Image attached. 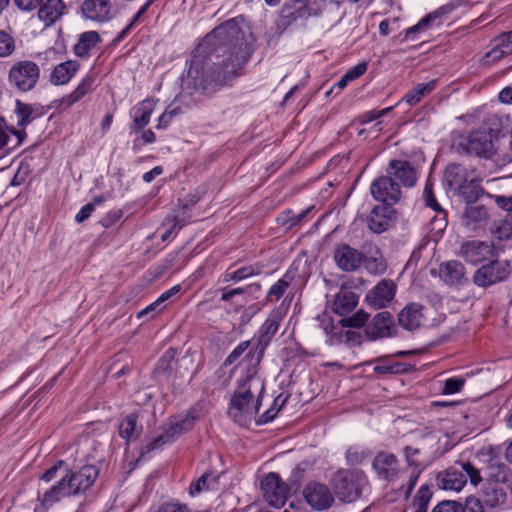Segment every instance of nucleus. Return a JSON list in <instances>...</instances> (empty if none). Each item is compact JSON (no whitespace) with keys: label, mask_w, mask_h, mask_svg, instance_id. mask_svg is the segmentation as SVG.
<instances>
[{"label":"nucleus","mask_w":512,"mask_h":512,"mask_svg":"<svg viewBox=\"0 0 512 512\" xmlns=\"http://www.w3.org/2000/svg\"><path fill=\"white\" fill-rule=\"evenodd\" d=\"M224 26H216L197 47L183 85L213 92L223 86Z\"/></svg>","instance_id":"f257e3e1"},{"label":"nucleus","mask_w":512,"mask_h":512,"mask_svg":"<svg viewBox=\"0 0 512 512\" xmlns=\"http://www.w3.org/2000/svg\"><path fill=\"white\" fill-rule=\"evenodd\" d=\"M254 42L251 27L244 16L226 21V81L230 76L237 77L243 73Z\"/></svg>","instance_id":"f03ea898"},{"label":"nucleus","mask_w":512,"mask_h":512,"mask_svg":"<svg viewBox=\"0 0 512 512\" xmlns=\"http://www.w3.org/2000/svg\"><path fill=\"white\" fill-rule=\"evenodd\" d=\"M98 473V469L93 465H85L76 471L68 470L55 485L44 493L42 505L49 508L64 497L86 491L92 486Z\"/></svg>","instance_id":"7ed1b4c3"},{"label":"nucleus","mask_w":512,"mask_h":512,"mask_svg":"<svg viewBox=\"0 0 512 512\" xmlns=\"http://www.w3.org/2000/svg\"><path fill=\"white\" fill-rule=\"evenodd\" d=\"M258 381L251 376H245L238 381V387L230 401L229 416L240 426L247 425L259 409V399L253 405L251 388Z\"/></svg>","instance_id":"20e7f679"},{"label":"nucleus","mask_w":512,"mask_h":512,"mask_svg":"<svg viewBox=\"0 0 512 512\" xmlns=\"http://www.w3.org/2000/svg\"><path fill=\"white\" fill-rule=\"evenodd\" d=\"M468 479L473 486H477L482 481L480 471L470 462H460L440 472L436 483L440 489L459 492Z\"/></svg>","instance_id":"39448f33"},{"label":"nucleus","mask_w":512,"mask_h":512,"mask_svg":"<svg viewBox=\"0 0 512 512\" xmlns=\"http://www.w3.org/2000/svg\"><path fill=\"white\" fill-rule=\"evenodd\" d=\"M367 320L368 314L363 310L357 311L350 317L342 318L339 321L340 326L333 324L331 317L327 314L319 315L316 318L318 327L324 331L325 335L328 337L327 341L330 345H333L335 341H341L343 336L346 337L347 341L354 340L356 333L350 331L344 333L342 328H361L366 324Z\"/></svg>","instance_id":"423d86ee"},{"label":"nucleus","mask_w":512,"mask_h":512,"mask_svg":"<svg viewBox=\"0 0 512 512\" xmlns=\"http://www.w3.org/2000/svg\"><path fill=\"white\" fill-rule=\"evenodd\" d=\"M196 420V415L193 411H189L183 414H180L162 428V432L157 436L153 437L148 443L143 447V453H149L155 449H159L162 446L173 442L176 438H178L182 433L190 430L194 422Z\"/></svg>","instance_id":"0eeeda50"},{"label":"nucleus","mask_w":512,"mask_h":512,"mask_svg":"<svg viewBox=\"0 0 512 512\" xmlns=\"http://www.w3.org/2000/svg\"><path fill=\"white\" fill-rule=\"evenodd\" d=\"M456 150L482 158H491L495 153L494 136L491 131H474L462 137L457 143Z\"/></svg>","instance_id":"6e6552de"},{"label":"nucleus","mask_w":512,"mask_h":512,"mask_svg":"<svg viewBox=\"0 0 512 512\" xmlns=\"http://www.w3.org/2000/svg\"><path fill=\"white\" fill-rule=\"evenodd\" d=\"M368 482L360 472L342 471L335 477L334 490L337 497L347 503L359 499Z\"/></svg>","instance_id":"1a4fd4ad"},{"label":"nucleus","mask_w":512,"mask_h":512,"mask_svg":"<svg viewBox=\"0 0 512 512\" xmlns=\"http://www.w3.org/2000/svg\"><path fill=\"white\" fill-rule=\"evenodd\" d=\"M40 78L39 66L30 60L14 63L8 73L9 84L20 92L32 90Z\"/></svg>","instance_id":"9d476101"},{"label":"nucleus","mask_w":512,"mask_h":512,"mask_svg":"<svg viewBox=\"0 0 512 512\" xmlns=\"http://www.w3.org/2000/svg\"><path fill=\"white\" fill-rule=\"evenodd\" d=\"M511 273L510 263L507 260L493 258L488 264L482 265L474 274L473 282L479 287H488L502 282Z\"/></svg>","instance_id":"9b49d317"},{"label":"nucleus","mask_w":512,"mask_h":512,"mask_svg":"<svg viewBox=\"0 0 512 512\" xmlns=\"http://www.w3.org/2000/svg\"><path fill=\"white\" fill-rule=\"evenodd\" d=\"M459 254L466 262L477 265L497 258L499 251L492 242L470 240L461 245Z\"/></svg>","instance_id":"f8f14e48"},{"label":"nucleus","mask_w":512,"mask_h":512,"mask_svg":"<svg viewBox=\"0 0 512 512\" xmlns=\"http://www.w3.org/2000/svg\"><path fill=\"white\" fill-rule=\"evenodd\" d=\"M265 501L275 507L283 506L286 502L289 487L277 473L271 472L260 483Z\"/></svg>","instance_id":"ddd939ff"},{"label":"nucleus","mask_w":512,"mask_h":512,"mask_svg":"<svg viewBox=\"0 0 512 512\" xmlns=\"http://www.w3.org/2000/svg\"><path fill=\"white\" fill-rule=\"evenodd\" d=\"M370 192L375 200L390 206L396 204L401 198L399 183L393 182L388 174L375 179L370 186Z\"/></svg>","instance_id":"4468645a"},{"label":"nucleus","mask_w":512,"mask_h":512,"mask_svg":"<svg viewBox=\"0 0 512 512\" xmlns=\"http://www.w3.org/2000/svg\"><path fill=\"white\" fill-rule=\"evenodd\" d=\"M372 467L379 479L394 482L399 479L401 469L397 457L389 452H379L372 462Z\"/></svg>","instance_id":"2eb2a0df"},{"label":"nucleus","mask_w":512,"mask_h":512,"mask_svg":"<svg viewBox=\"0 0 512 512\" xmlns=\"http://www.w3.org/2000/svg\"><path fill=\"white\" fill-rule=\"evenodd\" d=\"M386 174L390 176L393 182L399 183V187H412L418 178L415 167L404 160H391L386 168Z\"/></svg>","instance_id":"dca6fc26"},{"label":"nucleus","mask_w":512,"mask_h":512,"mask_svg":"<svg viewBox=\"0 0 512 512\" xmlns=\"http://www.w3.org/2000/svg\"><path fill=\"white\" fill-rule=\"evenodd\" d=\"M395 209L393 206L379 204L376 205L367 217L368 228L373 233H383L395 220Z\"/></svg>","instance_id":"f3484780"},{"label":"nucleus","mask_w":512,"mask_h":512,"mask_svg":"<svg viewBox=\"0 0 512 512\" xmlns=\"http://www.w3.org/2000/svg\"><path fill=\"white\" fill-rule=\"evenodd\" d=\"M304 498L306 502L314 509L324 510L329 508L333 501V495L329 488L321 483H309L304 491Z\"/></svg>","instance_id":"a211bd4d"},{"label":"nucleus","mask_w":512,"mask_h":512,"mask_svg":"<svg viewBox=\"0 0 512 512\" xmlns=\"http://www.w3.org/2000/svg\"><path fill=\"white\" fill-rule=\"evenodd\" d=\"M396 284L392 280L380 281L366 296L369 305L374 308L386 307L394 298Z\"/></svg>","instance_id":"6ab92c4d"},{"label":"nucleus","mask_w":512,"mask_h":512,"mask_svg":"<svg viewBox=\"0 0 512 512\" xmlns=\"http://www.w3.org/2000/svg\"><path fill=\"white\" fill-rule=\"evenodd\" d=\"M334 260L343 271H355L362 263V254L347 244H342L334 252Z\"/></svg>","instance_id":"aec40b11"},{"label":"nucleus","mask_w":512,"mask_h":512,"mask_svg":"<svg viewBox=\"0 0 512 512\" xmlns=\"http://www.w3.org/2000/svg\"><path fill=\"white\" fill-rule=\"evenodd\" d=\"M393 316L387 312L377 313L366 327L367 336L374 340L392 335Z\"/></svg>","instance_id":"412c9836"},{"label":"nucleus","mask_w":512,"mask_h":512,"mask_svg":"<svg viewBox=\"0 0 512 512\" xmlns=\"http://www.w3.org/2000/svg\"><path fill=\"white\" fill-rule=\"evenodd\" d=\"M473 172L461 164L451 163L444 171V184L455 192L474 176Z\"/></svg>","instance_id":"4be33fe9"},{"label":"nucleus","mask_w":512,"mask_h":512,"mask_svg":"<svg viewBox=\"0 0 512 512\" xmlns=\"http://www.w3.org/2000/svg\"><path fill=\"white\" fill-rule=\"evenodd\" d=\"M283 319V313L278 309L273 311L267 320L262 324L259 335H258V342H257V348L263 351L271 339L276 335L280 322Z\"/></svg>","instance_id":"5701e85b"},{"label":"nucleus","mask_w":512,"mask_h":512,"mask_svg":"<svg viewBox=\"0 0 512 512\" xmlns=\"http://www.w3.org/2000/svg\"><path fill=\"white\" fill-rule=\"evenodd\" d=\"M81 9L84 16L93 21L105 22L111 18L109 0H84Z\"/></svg>","instance_id":"b1692460"},{"label":"nucleus","mask_w":512,"mask_h":512,"mask_svg":"<svg viewBox=\"0 0 512 512\" xmlns=\"http://www.w3.org/2000/svg\"><path fill=\"white\" fill-rule=\"evenodd\" d=\"M439 277L447 285H461L465 278V268L459 261L444 262L439 267Z\"/></svg>","instance_id":"393cba45"},{"label":"nucleus","mask_w":512,"mask_h":512,"mask_svg":"<svg viewBox=\"0 0 512 512\" xmlns=\"http://www.w3.org/2000/svg\"><path fill=\"white\" fill-rule=\"evenodd\" d=\"M358 299L359 297L355 292L342 286L334 296L332 310L340 316H346L355 309Z\"/></svg>","instance_id":"a878e982"},{"label":"nucleus","mask_w":512,"mask_h":512,"mask_svg":"<svg viewBox=\"0 0 512 512\" xmlns=\"http://www.w3.org/2000/svg\"><path fill=\"white\" fill-rule=\"evenodd\" d=\"M310 15L309 0H289L281 9V17L286 24H291L301 18H308Z\"/></svg>","instance_id":"bb28decb"},{"label":"nucleus","mask_w":512,"mask_h":512,"mask_svg":"<svg viewBox=\"0 0 512 512\" xmlns=\"http://www.w3.org/2000/svg\"><path fill=\"white\" fill-rule=\"evenodd\" d=\"M157 102L158 101L154 99H146L133 108V124L131 126L133 131L142 130L149 123Z\"/></svg>","instance_id":"cd10ccee"},{"label":"nucleus","mask_w":512,"mask_h":512,"mask_svg":"<svg viewBox=\"0 0 512 512\" xmlns=\"http://www.w3.org/2000/svg\"><path fill=\"white\" fill-rule=\"evenodd\" d=\"M483 503L488 509H495L505 504L506 489L497 482L486 483L483 488Z\"/></svg>","instance_id":"c85d7f7f"},{"label":"nucleus","mask_w":512,"mask_h":512,"mask_svg":"<svg viewBox=\"0 0 512 512\" xmlns=\"http://www.w3.org/2000/svg\"><path fill=\"white\" fill-rule=\"evenodd\" d=\"M422 308V305L418 303H410L406 305L398 315L399 324L407 330H414L418 328L423 319L421 312Z\"/></svg>","instance_id":"c756f323"},{"label":"nucleus","mask_w":512,"mask_h":512,"mask_svg":"<svg viewBox=\"0 0 512 512\" xmlns=\"http://www.w3.org/2000/svg\"><path fill=\"white\" fill-rule=\"evenodd\" d=\"M418 454H419V449H417V448H413L411 446H406L404 448V455H405L406 461L409 466L413 467L406 485H403L401 487V489H405L404 493H403L405 498H408L411 495V492L414 489L416 482L419 478V475L421 473L420 464H418L416 462V460L414 459L415 456Z\"/></svg>","instance_id":"7c9ffc66"},{"label":"nucleus","mask_w":512,"mask_h":512,"mask_svg":"<svg viewBox=\"0 0 512 512\" xmlns=\"http://www.w3.org/2000/svg\"><path fill=\"white\" fill-rule=\"evenodd\" d=\"M66 5L62 0H47L38 11L39 19L49 26L64 14Z\"/></svg>","instance_id":"2f4dec72"},{"label":"nucleus","mask_w":512,"mask_h":512,"mask_svg":"<svg viewBox=\"0 0 512 512\" xmlns=\"http://www.w3.org/2000/svg\"><path fill=\"white\" fill-rule=\"evenodd\" d=\"M78 63L75 61H65L58 64L51 74V82L55 85L66 84L78 70Z\"/></svg>","instance_id":"473e14b6"},{"label":"nucleus","mask_w":512,"mask_h":512,"mask_svg":"<svg viewBox=\"0 0 512 512\" xmlns=\"http://www.w3.org/2000/svg\"><path fill=\"white\" fill-rule=\"evenodd\" d=\"M487 212L483 206L467 205L463 212V223L467 228L475 229L476 226L482 225L487 220Z\"/></svg>","instance_id":"72a5a7b5"},{"label":"nucleus","mask_w":512,"mask_h":512,"mask_svg":"<svg viewBox=\"0 0 512 512\" xmlns=\"http://www.w3.org/2000/svg\"><path fill=\"white\" fill-rule=\"evenodd\" d=\"M100 41V36L95 31L84 32L80 35L78 43L74 47L75 54L85 57L89 51Z\"/></svg>","instance_id":"f704fd0d"},{"label":"nucleus","mask_w":512,"mask_h":512,"mask_svg":"<svg viewBox=\"0 0 512 512\" xmlns=\"http://www.w3.org/2000/svg\"><path fill=\"white\" fill-rule=\"evenodd\" d=\"M94 79L92 76H86L76 87V89L69 95L62 98L61 102L63 105L71 106L88 92L92 91Z\"/></svg>","instance_id":"c9c22d12"},{"label":"nucleus","mask_w":512,"mask_h":512,"mask_svg":"<svg viewBox=\"0 0 512 512\" xmlns=\"http://www.w3.org/2000/svg\"><path fill=\"white\" fill-rule=\"evenodd\" d=\"M435 88V81L428 83H419L413 89L408 91L403 97V101L408 103L410 106L417 104L423 96L431 93Z\"/></svg>","instance_id":"e433bc0d"},{"label":"nucleus","mask_w":512,"mask_h":512,"mask_svg":"<svg viewBox=\"0 0 512 512\" xmlns=\"http://www.w3.org/2000/svg\"><path fill=\"white\" fill-rule=\"evenodd\" d=\"M482 189L479 185V182L475 179V177H471L469 181H467L464 185H462L461 189L455 191L463 199L467 202V205L472 204L477 201L479 198Z\"/></svg>","instance_id":"4c0bfd02"},{"label":"nucleus","mask_w":512,"mask_h":512,"mask_svg":"<svg viewBox=\"0 0 512 512\" xmlns=\"http://www.w3.org/2000/svg\"><path fill=\"white\" fill-rule=\"evenodd\" d=\"M140 430L137 428V416L130 414L119 425V434L122 438L131 440L138 437Z\"/></svg>","instance_id":"58836bf2"},{"label":"nucleus","mask_w":512,"mask_h":512,"mask_svg":"<svg viewBox=\"0 0 512 512\" xmlns=\"http://www.w3.org/2000/svg\"><path fill=\"white\" fill-rule=\"evenodd\" d=\"M11 133L13 134V138L10 136V134L7 132L6 128L3 127L2 124H0V149L7 147L11 144V147L9 149H14L21 145L23 142L24 137L26 136V133L24 131L20 130H12Z\"/></svg>","instance_id":"ea45409f"},{"label":"nucleus","mask_w":512,"mask_h":512,"mask_svg":"<svg viewBox=\"0 0 512 512\" xmlns=\"http://www.w3.org/2000/svg\"><path fill=\"white\" fill-rule=\"evenodd\" d=\"M292 280L293 277L286 273L281 279H279L275 284H273L270 287L266 297L267 301H278L284 295V293L290 286Z\"/></svg>","instance_id":"a19ab883"},{"label":"nucleus","mask_w":512,"mask_h":512,"mask_svg":"<svg viewBox=\"0 0 512 512\" xmlns=\"http://www.w3.org/2000/svg\"><path fill=\"white\" fill-rule=\"evenodd\" d=\"M491 233L498 240H509L512 237V216L495 221Z\"/></svg>","instance_id":"79ce46f5"},{"label":"nucleus","mask_w":512,"mask_h":512,"mask_svg":"<svg viewBox=\"0 0 512 512\" xmlns=\"http://www.w3.org/2000/svg\"><path fill=\"white\" fill-rule=\"evenodd\" d=\"M432 497V490L429 485H422L413 500V512H427Z\"/></svg>","instance_id":"37998d69"},{"label":"nucleus","mask_w":512,"mask_h":512,"mask_svg":"<svg viewBox=\"0 0 512 512\" xmlns=\"http://www.w3.org/2000/svg\"><path fill=\"white\" fill-rule=\"evenodd\" d=\"M190 215L187 214V206H182L178 210H175L173 214L167 215L163 220V225L168 226L173 223V227H178V230L183 228L188 220Z\"/></svg>","instance_id":"c03bdc74"},{"label":"nucleus","mask_w":512,"mask_h":512,"mask_svg":"<svg viewBox=\"0 0 512 512\" xmlns=\"http://www.w3.org/2000/svg\"><path fill=\"white\" fill-rule=\"evenodd\" d=\"M176 103H177V98L170 105H168L167 108L165 109V111L160 115V117L158 119V124H157L158 129L167 128V126L169 125L171 120L175 116L182 113V108L179 105H177Z\"/></svg>","instance_id":"a18cd8bd"},{"label":"nucleus","mask_w":512,"mask_h":512,"mask_svg":"<svg viewBox=\"0 0 512 512\" xmlns=\"http://www.w3.org/2000/svg\"><path fill=\"white\" fill-rule=\"evenodd\" d=\"M33 108L25 103L16 101L15 115L17 118V125L25 127L32 121Z\"/></svg>","instance_id":"49530a36"},{"label":"nucleus","mask_w":512,"mask_h":512,"mask_svg":"<svg viewBox=\"0 0 512 512\" xmlns=\"http://www.w3.org/2000/svg\"><path fill=\"white\" fill-rule=\"evenodd\" d=\"M440 15L437 10L424 16L416 25L408 28L405 32V37L409 39L413 34L426 30L433 21L439 19Z\"/></svg>","instance_id":"de8ad7c7"},{"label":"nucleus","mask_w":512,"mask_h":512,"mask_svg":"<svg viewBox=\"0 0 512 512\" xmlns=\"http://www.w3.org/2000/svg\"><path fill=\"white\" fill-rule=\"evenodd\" d=\"M432 512H465L463 505L454 500H444L439 502Z\"/></svg>","instance_id":"09e8293b"},{"label":"nucleus","mask_w":512,"mask_h":512,"mask_svg":"<svg viewBox=\"0 0 512 512\" xmlns=\"http://www.w3.org/2000/svg\"><path fill=\"white\" fill-rule=\"evenodd\" d=\"M14 40L4 31H0V57H7L14 51Z\"/></svg>","instance_id":"8fccbe9b"},{"label":"nucleus","mask_w":512,"mask_h":512,"mask_svg":"<svg viewBox=\"0 0 512 512\" xmlns=\"http://www.w3.org/2000/svg\"><path fill=\"white\" fill-rule=\"evenodd\" d=\"M423 198L425 200V203L428 207H431L435 211H441V207L439 203L437 202L434 193H433V186L432 183L428 180L425 184L424 191H423Z\"/></svg>","instance_id":"3c124183"},{"label":"nucleus","mask_w":512,"mask_h":512,"mask_svg":"<svg viewBox=\"0 0 512 512\" xmlns=\"http://www.w3.org/2000/svg\"><path fill=\"white\" fill-rule=\"evenodd\" d=\"M463 507L465 512H488V508L485 507L483 500L475 496L467 497Z\"/></svg>","instance_id":"603ef678"},{"label":"nucleus","mask_w":512,"mask_h":512,"mask_svg":"<svg viewBox=\"0 0 512 512\" xmlns=\"http://www.w3.org/2000/svg\"><path fill=\"white\" fill-rule=\"evenodd\" d=\"M465 384L463 378H449L445 380L443 386V394H455L459 392Z\"/></svg>","instance_id":"864d4df0"},{"label":"nucleus","mask_w":512,"mask_h":512,"mask_svg":"<svg viewBox=\"0 0 512 512\" xmlns=\"http://www.w3.org/2000/svg\"><path fill=\"white\" fill-rule=\"evenodd\" d=\"M254 270L251 267H242L237 270L226 272V282L239 281L253 275Z\"/></svg>","instance_id":"5fc2aeb1"},{"label":"nucleus","mask_w":512,"mask_h":512,"mask_svg":"<svg viewBox=\"0 0 512 512\" xmlns=\"http://www.w3.org/2000/svg\"><path fill=\"white\" fill-rule=\"evenodd\" d=\"M374 372L378 374H397L401 371L399 363L389 364L387 362H379L374 366Z\"/></svg>","instance_id":"6e6d98bb"},{"label":"nucleus","mask_w":512,"mask_h":512,"mask_svg":"<svg viewBox=\"0 0 512 512\" xmlns=\"http://www.w3.org/2000/svg\"><path fill=\"white\" fill-rule=\"evenodd\" d=\"M156 512H190L189 508L180 503L167 502L162 504Z\"/></svg>","instance_id":"4d7b16f0"},{"label":"nucleus","mask_w":512,"mask_h":512,"mask_svg":"<svg viewBox=\"0 0 512 512\" xmlns=\"http://www.w3.org/2000/svg\"><path fill=\"white\" fill-rule=\"evenodd\" d=\"M510 51L504 49L499 44H497L491 51H489L485 58L488 59V61L496 62L500 59H502L506 54H509Z\"/></svg>","instance_id":"13d9d810"},{"label":"nucleus","mask_w":512,"mask_h":512,"mask_svg":"<svg viewBox=\"0 0 512 512\" xmlns=\"http://www.w3.org/2000/svg\"><path fill=\"white\" fill-rule=\"evenodd\" d=\"M249 347V341L240 343L226 358V364L235 362Z\"/></svg>","instance_id":"bf43d9fd"},{"label":"nucleus","mask_w":512,"mask_h":512,"mask_svg":"<svg viewBox=\"0 0 512 512\" xmlns=\"http://www.w3.org/2000/svg\"><path fill=\"white\" fill-rule=\"evenodd\" d=\"M367 71V64L365 62L359 63L346 72V78L352 81L362 76Z\"/></svg>","instance_id":"052dcab7"},{"label":"nucleus","mask_w":512,"mask_h":512,"mask_svg":"<svg viewBox=\"0 0 512 512\" xmlns=\"http://www.w3.org/2000/svg\"><path fill=\"white\" fill-rule=\"evenodd\" d=\"M208 479H209V476L205 475V473L202 476H200L196 482L191 484L190 494L195 495V494L200 493L203 490H207L205 485L208 482Z\"/></svg>","instance_id":"680f3d73"},{"label":"nucleus","mask_w":512,"mask_h":512,"mask_svg":"<svg viewBox=\"0 0 512 512\" xmlns=\"http://www.w3.org/2000/svg\"><path fill=\"white\" fill-rule=\"evenodd\" d=\"M94 211V204L93 203H88L86 205H84L81 210L76 214L75 216V221L77 223H82L84 222L86 219H88L91 215V213Z\"/></svg>","instance_id":"e2e57ef3"},{"label":"nucleus","mask_w":512,"mask_h":512,"mask_svg":"<svg viewBox=\"0 0 512 512\" xmlns=\"http://www.w3.org/2000/svg\"><path fill=\"white\" fill-rule=\"evenodd\" d=\"M43 0H14L16 6L23 11L36 9Z\"/></svg>","instance_id":"0e129e2a"},{"label":"nucleus","mask_w":512,"mask_h":512,"mask_svg":"<svg viewBox=\"0 0 512 512\" xmlns=\"http://www.w3.org/2000/svg\"><path fill=\"white\" fill-rule=\"evenodd\" d=\"M63 463V461H58L56 464H54L41 476V480L45 482H50L51 480H53L56 477L57 472L59 468L63 465Z\"/></svg>","instance_id":"69168bd1"},{"label":"nucleus","mask_w":512,"mask_h":512,"mask_svg":"<svg viewBox=\"0 0 512 512\" xmlns=\"http://www.w3.org/2000/svg\"><path fill=\"white\" fill-rule=\"evenodd\" d=\"M175 354H176V351L172 348L168 349L164 354L163 356L161 357V359L159 360V367L163 368V369H167L169 367V364L170 362L173 360V358L175 357Z\"/></svg>","instance_id":"338daca9"},{"label":"nucleus","mask_w":512,"mask_h":512,"mask_svg":"<svg viewBox=\"0 0 512 512\" xmlns=\"http://www.w3.org/2000/svg\"><path fill=\"white\" fill-rule=\"evenodd\" d=\"M495 202L500 208L506 211H512V196H496Z\"/></svg>","instance_id":"774afa93"}]
</instances>
